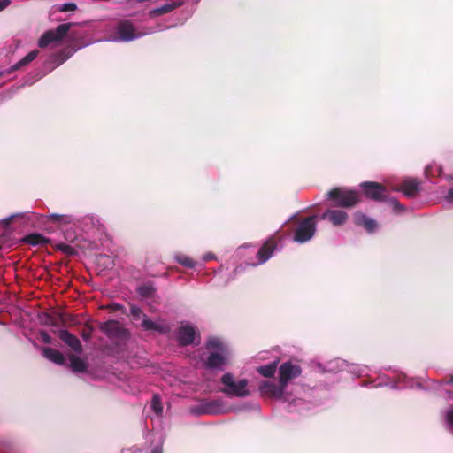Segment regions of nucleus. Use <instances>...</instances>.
<instances>
[{
	"instance_id": "obj_43",
	"label": "nucleus",
	"mask_w": 453,
	"mask_h": 453,
	"mask_svg": "<svg viewBox=\"0 0 453 453\" xmlns=\"http://www.w3.org/2000/svg\"><path fill=\"white\" fill-rule=\"evenodd\" d=\"M408 387V385L398 386V388Z\"/></svg>"
},
{
	"instance_id": "obj_3",
	"label": "nucleus",
	"mask_w": 453,
	"mask_h": 453,
	"mask_svg": "<svg viewBox=\"0 0 453 453\" xmlns=\"http://www.w3.org/2000/svg\"><path fill=\"white\" fill-rule=\"evenodd\" d=\"M221 390L226 395L236 397H246L250 395L247 379H239L227 372L221 377Z\"/></svg>"
},
{
	"instance_id": "obj_13",
	"label": "nucleus",
	"mask_w": 453,
	"mask_h": 453,
	"mask_svg": "<svg viewBox=\"0 0 453 453\" xmlns=\"http://www.w3.org/2000/svg\"><path fill=\"white\" fill-rule=\"evenodd\" d=\"M355 224L357 226H362L367 232L372 233L377 227V222L362 212H356L354 215Z\"/></svg>"
},
{
	"instance_id": "obj_31",
	"label": "nucleus",
	"mask_w": 453,
	"mask_h": 453,
	"mask_svg": "<svg viewBox=\"0 0 453 453\" xmlns=\"http://www.w3.org/2000/svg\"><path fill=\"white\" fill-rule=\"evenodd\" d=\"M23 214L22 213H19V214H12L7 218H4L3 219L0 223L4 226H8L9 224L11 223V221L16 218H19V217H22Z\"/></svg>"
},
{
	"instance_id": "obj_10",
	"label": "nucleus",
	"mask_w": 453,
	"mask_h": 453,
	"mask_svg": "<svg viewBox=\"0 0 453 453\" xmlns=\"http://www.w3.org/2000/svg\"><path fill=\"white\" fill-rule=\"evenodd\" d=\"M364 192L367 197L374 200H381L385 197L386 189L383 186L376 182H364L361 184Z\"/></svg>"
},
{
	"instance_id": "obj_35",
	"label": "nucleus",
	"mask_w": 453,
	"mask_h": 453,
	"mask_svg": "<svg viewBox=\"0 0 453 453\" xmlns=\"http://www.w3.org/2000/svg\"><path fill=\"white\" fill-rule=\"evenodd\" d=\"M390 203L395 211L403 210V207L396 200H395V199L390 200Z\"/></svg>"
},
{
	"instance_id": "obj_24",
	"label": "nucleus",
	"mask_w": 453,
	"mask_h": 453,
	"mask_svg": "<svg viewBox=\"0 0 453 453\" xmlns=\"http://www.w3.org/2000/svg\"><path fill=\"white\" fill-rule=\"evenodd\" d=\"M38 55V50H35L29 52L27 56H25L20 61H19L14 66L13 69H18L21 66H24L33 61Z\"/></svg>"
},
{
	"instance_id": "obj_19",
	"label": "nucleus",
	"mask_w": 453,
	"mask_h": 453,
	"mask_svg": "<svg viewBox=\"0 0 453 453\" xmlns=\"http://www.w3.org/2000/svg\"><path fill=\"white\" fill-rule=\"evenodd\" d=\"M42 355L47 359L58 365H64L65 362L64 355L60 351L51 348H43Z\"/></svg>"
},
{
	"instance_id": "obj_28",
	"label": "nucleus",
	"mask_w": 453,
	"mask_h": 453,
	"mask_svg": "<svg viewBox=\"0 0 453 453\" xmlns=\"http://www.w3.org/2000/svg\"><path fill=\"white\" fill-rule=\"evenodd\" d=\"M151 409L157 415L161 416L163 413V404L158 395H154L151 400Z\"/></svg>"
},
{
	"instance_id": "obj_38",
	"label": "nucleus",
	"mask_w": 453,
	"mask_h": 453,
	"mask_svg": "<svg viewBox=\"0 0 453 453\" xmlns=\"http://www.w3.org/2000/svg\"><path fill=\"white\" fill-rule=\"evenodd\" d=\"M150 453H162V442L159 441V444L153 448L150 451Z\"/></svg>"
},
{
	"instance_id": "obj_7",
	"label": "nucleus",
	"mask_w": 453,
	"mask_h": 453,
	"mask_svg": "<svg viewBox=\"0 0 453 453\" xmlns=\"http://www.w3.org/2000/svg\"><path fill=\"white\" fill-rule=\"evenodd\" d=\"M131 314L136 320L142 319L141 326L144 330L157 331L159 333H165L169 331V326L166 324L149 319L145 315L142 313L140 308L136 306L131 307Z\"/></svg>"
},
{
	"instance_id": "obj_11",
	"label": "nucleus",
	"mask_w": 453,
	"mask_h": 453,
	"mask_svg": "<svg viewBox=\"0 0 453 453\" xmlns=\"http://www.w3.org/2000/svg\"><path fill=\"white\" fill-rule=\"evenodd\" d=\"M320 218L329 220L335 226H339L346 222L348 214L342 210H327Z\"/></svg>"
},
{
	"instance_id": "obj_42",
	"label": "nucleus",
	"mask_w": 453,
	"mask_h": 453,
	"mask_svg": "<svg viewBox=\"0 0 453 453\" xmlns=\"http://www.w3.org/2000/svg\"><path fill=\"white\" fill-rule=\"evenodd\" d=\"M445 179H447V180H453V177H452V176H450V175L446 176V177H445Z\"/></svg>"
},
{
	"instance_id": "obj_32",
	"label": "nucleus",
	"mask_w": 453,
	"mask_h": 453,
	"mask_svg": "<svg viewBox=\"0 0 453 453\" xmlns=\"http://www.w3.org/2000/svg\"><path fill=\"white\" fill-rule=\"evenodd\" d=\"M153 289L149 286H142L139 288L138 292L142 296H149L151 295Z\"/></svg>"
},
{
	"instance_id": "obj_9",
	"label": "nucleus",
	"mask_w": 453,
	"mask_h": 453,
	"mask_svg": "<svg viewBox=\"0 0 453 453\" xmlns=\"http://www.w3.org/2000/svg\"><path fill=\"white\" fill-rule=\"evenodd\" d=\"M198 337V332L195 326L188 322H182L177 332V340L182 345L191 344Z\"/></svg>"
},
{
	"instance_id": "obj_2",
	"label": "nucleus",
	"mask_w": 453,
	"mask_h": 453,
	"mask_svg": "<svg viewBox=\"0 0 453 453\" xmlns=\"http://www.w3.org/2000/svg\"><path fill=\"white\" fill-rule=\"evenodd\" d=\"M207 357H202L204 365L211 369H223L232 358V351L229 346L219 338H211L206 342Z\"/></svg>"
},
{
	"instance_id": "obj_34",
	"label": "nucleus",
	"mask_w": 453,
	"mask_h": 453,
	"mask_svg": "<svg viewBox=\"0 0 453 453\" xmlns=\"http://www.w3.org/2000/svg\"><path fill=\"white\" fill-rule=\"evenodd\" d=\"M41 338L44 343H47V344L51 343V337L49 334H47L45 332H42Z\"/></svg>"
},
{
	"instance_id": "obj_22",
	"label": "nucleus",
	"mask_w": 453,
	"mask_h": 453,
	"mask_svg": "<svg viewBox=\"0 0 453 453\" xmlns=\"http://www.w3.org/2000/svg\"><path fill=\"white\" fill-rule=\"evenodd\" d=\"M174 259L177 263L188 268H194L196 265V263L193 259H191L189 257L182 253L175 254Z\"/></svg>"
},
{
	"instance_id": "obj_26",
	"label": "nucleus",
	"mask_w": 453,
	"mask_h": 453,
	"mask_svg": "<svg viewBox=\"0 0 453 453\" xmlns=\"http://www.w3.org/2000/svg\"><path fill=\"white\" fill-rule=\"evenodd\" d=\"M102 329L111 335H115L116 334L114 333V331H118L119 329V325L118 322L111 320L105 322L102 326Z\"/></svg>"
},
{
	"instance_id": "obj_39",
	"label": "nucleus",
	"mask_w": 453,
	"mask_h": 453,
	"mask_svg": "<svg viewBox=\"0 0 453 453\" xmlns=\"http://www.w3.org/2000/svg\"><path fill=\"white\" fill-rule=\"evenodd\" d=\"M211 259H215V256H214L212 253H211V252L206 253V254L203 257V260L204 262L209 261V260H211Z\"/></svg>"
},
{
	"instance_id": "obj_29",
	"label": "nucleus",
	"mask_w": 453,
	"mask_h": 453,
	"mask_svg": "<svg viewBox=\"0 0 453 453\" xmlns=\"http://www.w3.org/2000/svg\"><path fill=\"white\" fill-rule=\"evenodd\" d=\"M77 9V5L74 3H66L56 6V10L58 12H72Z\"/></svg>"
},
{
	"instance_id": "obj_5",
	"label": "nucleus",
	"mask_w": 453,
	"mask_h": 453,
	"mask_svg": "<svg viewBox=\"0 0 453 453\" xmlns=\"http://www.w3.org/2000/svg\"><path fill=\"white\" fill-rule=\"evenodd\" d=\"M316 229V216H311L303 219L296 228L294 241L298 243H303L310 241L315 234Z\"/></svg>"
},
{
	"instance_id": "obj_20",
	"label": "nucleus",
	"mask_w": 453,
	"mask_h": 453,
	"mask_svg": "<svg viewBox=\"0 0 453 453\" xmlns=\"http://www.w3.org/2000/svg\"><path fill=\"white\" fill-rule=\"evenodd\" d=\"M68 359L70 362V366L73 372H81L86 371L87 363L81 357L74 354H71L69 355Z\"/></svg>"
},
{
	"instance_id": "obj_25",
	"label": "nucleus",
	"mask_w": 453,
	"mask_h": 453,
	"mask_svg": "<svg viewBox=\"0 0 453 453\" xmlns=\"http://www.w3.org/2000/svg\"><path fill=\"white\" fill-rule=\"evenodd\" d=\"M442 173V167L436 163L430 164L427 165L425 169V174L426 177H432L434 176L435 173L438 175H441Z\"/></svg>"
},
{
	"instance_id": "obj_8",
	"label": "nucleus",
	"mask_w": 453,
	"mask_h": 453,
	"mask_svg": "<svg viewBox=\"0 0 453 453\" xmlns=\"http://www.w3.org/2000/svg\"><path fill=\"white\" fill-rule=\"evenodd\" d=\"M71 26H72L71 23L62 24V25H59L56 28V30H50V31L45 32L40 38V40L38 42V45L41 48H44L51 42H57L61 41L67 34Z\"/></svg>"
},
{
	"instance_id": "obj_36",
	"label": "nucleus",
	"mask_w": 453,
	"mask_h": 453,
	"mask_svg": "<svg viewBox=\"0 0 453 453\" xmlns=\"http://www.w3.org/2000/svg\"><path fill=\"white\" fill-rule=\"evenodd\" d=\"M11 4V0H0V12L7 8Z\"/></svg>"
},
{
	"instance_id": "obj_37",
	"label": "nucleus",
	"mask_w": 453,
	"mask_h": 453,
	"mask_svg": "<svg viewBox=\"0 0 453 453\" xmlns=\"http://www.w3.org/2000/svg\"><path fill=\"white\" fill-rule=\"evenodd\" d=\"M365 371H366L365 367H358L357 372L354 370H351V372L355 373L357 376H362L365 374Z\"/></svg>"
},
{
	"instance_id": "obj_18",
	"label": "nucleus",
	"mask_w": 453,
	"mask_h": 453,
	"mask_svg": "<svg viewBox=\"0 0 453 453\" xmlns=\"http://www.w3.org/2000/svg\"><path fill=\"white\" fill-rule=\"evenodd\" d=\"M420 183L414 179H406L403 182L401 191L407 196H415L419 190Z\"/></svg>"
},
{
	"instance_id": "obj_17",
	"label": "nucleus",
	"mask_w": 453,
	"mask_h": 453,
	"mask_svg": "<svg viewBox=\"0 0 453 453\" xmlns=\"http://www.w3.org/2000/svg\"><path fill=\"white\" fill-rule=\"evenodd\" d=\"M276 245L271 242H265L257 251V257L258 264L265 263L273 254Z\"/></svg>"
},
{
	"instance_id": "obj_12",
	"label": "nucleus",
	"mask_w": 453,
	"mask_h": 453,
	"mask_svg": "<svg viewBox=\"0 0 453 453\" xmlns=\"http://www.w3.org/2000/svg\"><path fill=\"white\" fill-rule=\"evenodd\" d=\"M232 409L223 403L221 401H213L207 404H205L199 413L203 414H211V415H218L227 413L231 411Z\"/></svg>"
},
{
	"instance_id": "obj_6",
	"label": "nucleus",
	"mask_w": 453,
	"mask_h": 453,
	"mask_svg": "<svg viewBox=\"0 0 453 453\" xmlns=\"http://www.w3.org/2000/svg\"><path fill=\"white\" fill-rule=\"evenodd\" d=\"M152 31L141 32L137 31L134 25L129 21H122L117 27V36L112 37L110 41L112 42H129L140 38L145 35L151 34Z\"/></svg>"
},
{
	"instance_id": "obj_4",
	"label": "nucleus",
	"mask_w": 453,
	"mask_h": 453,
	"mask_svg": "<svg viewBox=\"0 0 453 453\" xmlns=\"http://www.w3.org/2000/svg\"><path fill=\"white\" fill-rule=\"evenodd\" d=\"M329 198L335 200V204L342 207L354 206L359 201L357 192L342 188H334L328 192Z\"/></svg>"
},
{
	"instance_id": "obj_40",
	"label": "nucleus",
	"mask_w": 453,
	"mask_h": 453,
	"mask_svg": "<svg viewBox=\"0 0 453 453\" xmlns=\"http://www.w3.org/2000/svg\"><path fill=\"white\" fill-rule=\"evenodd\" d=\"M70 57V55H66L63 58H61V59H59L58 62H57V65H61L63 62H65L68 58Z\"/></svg>"
},
{
	"instance_id": "obj_33",
	"label": "nucleus",
	"mask_w": 453,
	"mask_h": 453,
	"mask_svg": "<svg viewBox=\"0 0 453 453\" xmlns=\"http://www.w3.org/2000/svg\"><path fill=\"white\" fill-rule=\"evenodd\" d=\"M443 201L448 205H453V188L449 189L443 196Z\"/></svg>"
},
{
	"instance_id": "obj_15",
	"label": "nucleus",
	"mask_w": 453,
	"mask_h": 453,
	"mask_svg": "<svg viewBox=\"0 0 453 453\" xmlns=\"http://www.w3.org/2000/svg\"><path fill=\"white\" fill-rule=\"evenodd\" d=\"M59 338L66 343L73 351L81 353L82 350L80 340L66 330L59 331Z\"/></svg>"
},
{
	"instance_id": "obj_41",
	"label": "nucleus",
	"mask_w": 453,
	"mask_h": 453,
	"mask_svg": "<svg viewBox=\"0 0 453 453\" xmlns=\"http://www.w3.org/2000/svg\"><path fill=\"white\" fill-rule=\"evenodd\" d=\"M448 387H453V379L446 384Z\"/></svg>"
},
{
	"instance_id": "obj_16",
	"label": "nucleus",
	"mask_w": 453,
	"mask_h": 453,
	"mask_svg": "<svg viewBox=\"0 0 453 453\" xmlns=\"http://www.w3.org/2000/svg\"><path fill=\"white\" fill-rule=\"evenodd\" d=\"M182 4L181 1H172L160 7L152 9L149 12L150 18H157L164 14L169 13Z\"/></svg>"
},
{
	"instance_id": "obj_30",
	"label": "nucleus",
	"mask_w": 453,
	"mask_h": 453,
	"mask_svg": "<svg viewBox=\"0 0 453 453\" xmlns=\"http://www.w3.org/2000/svg\"><path fill=\"white\" fill-rule=\"evenodd\" d=\"M58 250H61L62 252L65 254H73L74 252V250L73 247H71L69 244L66 243H59L57 245Z\"/></svg>"
},
{
	"instance_id": "obj_27",
	"label": "nucleus",
	"mask_w": 453,
	"mask_h": 453,
	"mask_svg": "<svg viewBox=\"0 0 453 453\" xmlns=\"http://www.w3.org/2000/svg\"><path fill=\"white\" fill-rule=\"evenodd\" d=\"M444 421L446 428L453 433V406L449 408L444 413Z\"/></svg>"
},
{
	"instance_id": "obj_21",
	"label": "nucleus",
	"mask_w": 453,
	"mask_h": 453,
	"mask_svg": "<svg viewBox=\"0 0 453 453\" xmlns=\"http://www.w3.org/2000/svg\"><path fill=\"white\" fill-rule=\"evenodd\" d=\"M277 365L278 362L274 361L271 364L257 367V371L264 377L271 378L275 374Z\"/></svg>"
},
{
	"instance_id": "obj_23",
	"label": "nucleus",
	"mask_w": 453,
	"mask_h": 453,
	"mask_svg": "<svg viewBox=\"0 0 453 453\" xmlns=\"http://www.w3.org/2000/svg\"><path fill=\"white\" fill-rule=\"evenodd\" d=\"M25 242L33 245H41L47 242V239L42 234H30L25 238Z\"/></svg>"
},
{
	"instance_id": "obj_1",
	"label": "nucleus",
	"mask_w": 453,
	"mask_h": 453,
	"mask_svg": "<svg viewBox=\"0 0 453 453\" xmlns=\"http://www.w3.org/2000/svg\"><path fill=\"white\" fill-rule=\"evenodd\" d=\"M301 373L302 369L299 365L285 362L279 367V384L265 381L261 383L259 389L264 395L286 403L289 407L299 405L305 388L303 385L291 381Z\"/></svg>"
},
{
	"instance_id": "obj_14",
	"label": "nucleus",
	"mask_w": 453,
	"mask_h": 453,
	"mask_svg": "<svg viewBox=\"0 0 453 453\" xmlns=\"http://www.w3.org/2000/svg\"><path fill=\"white\" fill-rule=\"evenodd\" d=\"M49 221L58 224L60 226H69V225H76L78 220L75 217L69 214H57L51 213L45 216Z\"/></svg>"
}]
</instances>
